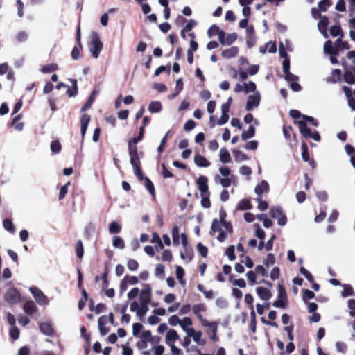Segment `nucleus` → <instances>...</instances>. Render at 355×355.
Masks as SVG:
<instances>
[{
	"label": "nucleus",
	"instance_id": "f257e3e1",
	"mask_svg": "<svg viewBox=\"0 0 355 355\" xmlns=\"http://www.w3.org/2000/svg\"><path fill=\"white\" fill-rule=\"evenodd\" d=\"M307 123H310L313 126L318 127L319 125L318 121L313 117L303 115V119L299 121H295L294 123L298 125L300 132L302 136L304 138H312L316 141H319L321 139L320 135L318 131L312 132L311 130L307 127Z\"/></svg>",
	"mask_w": 355,
	"mask_h": 355
},
{
	"label": "nucleus",
	"instance_id": "f03ea898",
	"mask_svg": "<svg viewBox=\"0 0 355 355\" xmlns=\"http://www.w3.org/2000/svg\"><path fill=\"white\" fill-rule=\"evenodd\" d=\"M89 49L92 56L98 58L103 49V43L98 34L95 33L92 35V41L89 44Z\"/></svg>",
	"mask_w": 355,
	"mask_h": 355
},
{
	"label": "nucleus",
	"instance_id": "7ed1b4c3",
	"mask_svg": "<svg viewBox=\"0 0 355 355\" xmlns=\"http://www.w3.org/2000/svg\"><path fill=\"white\" fill-rule=\"evenodd\" d=\"M270 215L272 218L277 220L278 225L280 226H284L287 223V217L279 206L272 207L270 209Z\"/></svg>",
	"mask_w": 355,
	"mask_h": 355
},
{
	"label": "nucleus",
	"instance_id": "20e7f679",
	"mask_svg": "<svg viewBox=\"0 0 355 355\" xmlns=\"http://www.w3.org/2000/svg\"><path fill=\"white\" fill-rule=\"evenodd\" d=\"M278 298L276 300L273 306L276 308H285L287 302V294L283 284H278Z\"/></svg>",
	"mask_w": 355,
	"mask_h": 355
},
{
	"label": "nucleus",
	"instance_id": "39448f33",
	"mask_svg": "<svg viewBox=\"0 0 355 355\" xmlns=\"http://www.w3.org/2000/svg\"><path fill=\"white\" fill-rule=\"evenodd\" d=\"M5 300L11 305L16 304L21 301V294L17 288H10L5 293Z\"/></svg>",
	"mask_w": 355,
	"mask_h": 355
},
{
	"label": "nucleus",
	"instance_id": "423d86ee",
	"mask_svg": "<svg viewBox=\"0 0 355 355\" xmlns=\"http://www.w3.org/2000/svg\"><path fill=\"white\" fill-rule=\"evenodd\" d=\"M206 311L207 307L205 304L202 303L196 304L192 306L193 313L197 316L202 326H208L209 322L206 319H205L201 314L202 312H205Z\"/></svg>",
	"mask_w": 355,
	"mask_h": 355
},
{
	"label": "nucleus",
	"instance_id": "0eeeda50",
	"mask_svg": "<svg viewBox=\"0 0 355 355\" xmlns=\"http://www.w3.org/2000/svg\"><path fill=\"white\" fill-rule=\"evenodd\" d=\"M257 42L256 33L252 25L247 27L246 29V44L248 48L253 47Z\"/></svg>",
	"mask_w": 355,
	"mask_h": 355
},
{
	"label": "nucleus",
	"instance_id": "6e6552de",
	"mask_svg": "<svg viewBox=\"0 0 355 355\" xmlns=\"http://www.w3.org/2000/svg\"><path fill=\"white\" fill-rule=\"evenodd\" d=\"M30 291L39 304L45 305L47 304V297L41 290L35 287L31 288Z\"/></svg>",
	"mask_w": 355,
	"mask_h": 355
},
{
	"label": "nucleus",
	"instance_id": "1a4fd4ad",
	"mask_svg": "<svg viewBox=\"0 0 355 355\" xmlns=\"http://www.w3.org/2000/svg\"><path fill=\"white\" fill-rule=\"evenodd\" d=\"M260 102L259 93L254 94V95H250L248 97L245 109L248 111L252 110L254 107H257Z\"/></svg>",
	"mask_w": 355,
	"mask_h": 355
},
{
	"label": "nucleus",
	"instance_id": "9d476101",
	"mask_svg": "<svg viewBox=\"0 0 355 355\" xmlns=\"http://www.w3.org/2000/svg\"><path fill=\"white\" fill-rule=\"evenodd\" d=\"M207 182L208 178L204 175H200L197 180L196 183L201 195L210 193Z\"/></svg>",
	"mask_w": 355,
	"mask_h": 355
},
{
	"label": "nucleus",
	"instance_id": "9b49d317",
	"mask_svg": "<svg viewBox=\"0 0 355 355\" xmlns=\"http://www.w3.org/2000/svg\"><path fill=\"white\" fill-rule=\"evenodd\" d=\"M91 121L90 115L87 114H83L80 116V132L82 138L84 139L87 132L88 125Z\"/></svg>",
	"mask_w": 355,
	"mask_h": 355
},
{
	"label": "nucleus",
	"instance_id": "f8f14e48",
	"mask_svg": "<svg viewBox=\"0 0 355 355\" xmlns=\"http://www.w3.org/2000/svg\"><path fill=\"white\" fill-rule=\"evenodd\" d=\"M23 310L27 315L31 316L37 312L38 309L33 300H28L24 304Z\"/></svg>",
	"mask_w": 355,
	"mask_h": 355
},
{
	"label": "nucleus",
	"instance_id": "ddd939ff",
	"mask_svg": "<svg viewBox=\"0 0 355 355\" xmlns=\"http://www.w3.org/2000/svg\"><path fill=\"white\" fill-rule=\"evenodd\" d=\"M151 288L150 286L148 284L144 285V288L141 290L140 293V302L141 303L144 302V300H147L148 301V304L151 300Z\"/></svg>",
	"mask_w": 355,
	"mask_h": 355
},
{
	"label": "nucleus",
	"instance_id": "4468645a",
	"mask_svg": "<svg viewBox=\"0 0 355 355\" xmlns=\"http://www.w3.org/2000/svg\"><path fill=\"white\" fill-rule=\"evenodd\" d=\"M239 53V48L237 46H232L231 48L225 49L222 51L221 55L226 59L235 58Z\"/></svg>",
	"mask_w": 355,
	"mask_h": 355
},
{
	"label": "nucleus",
	"instance_id": "2eb2a0df",
	"mask_svg": "<svg viewBox=\"0 0 355 355\" xmlns=\"http://www.w3.org/2000/svg\"><path fill=\"white\" fill-rule=\"evenodd\" d=\"M98 329L102 336L106 335L110 331V328L106 327L107 317L105 315L101 316L98 320Z\"/></svg>",
	"mask_w": 355,
	"mask_h": 355
},
{
	"label": "nucleus",
	"instance_id": "dca6fc26",
	"mask_svg": "<svg viewBox=\"0 0 355 355\" xmlns=\"http://www.w3.org/2000/svg\"><path fill=\"white\" fill-rule=\"evenodd\" d=\"M329 24V18L327 16H322L320 18V21L318 24L319 31L325 35V37H327V28Z\"/></svg>",
	"mask_w": 355,
	"mask_h": 355
},
{
	"label": "nucleus",
	"instance_id": "f3484780",
	"mask_svg": "<svg viewBox=\"0 0 355 355\" xmlns=\"http://www.w3.org/2000/svg\"><path fill=\"white\" fill-rule=\"evenodd\" d=\"M69 81L71 83L72 87L67 85V94L69 97H74L78 94V84L77 80L73 78H69Z\"/></svg>",
	"mask_w": 355,
	"mask_h": 355
},
{
	"label": "nucleus",
	"instance_id": "a211bd4d",
	"mask_svg": "<svg viewBox=\"0 0 355 355\" xmlns=\"http://www.w3.org/2000/svg\"><path fill=\"white\" fill-rule=\"evenodd\" d=\"M256 291H257V293L259 295V297L261 300H265V301L268 300L272 296V294H271V292L270 291V290H268L266 288H263V287H257L256 288Z\"/></svg>",
	"mask_w": 355,
	"mask_h": 355
},
{
	"label": "nucleus",
	"instance_id": "6ab92c4d",
	"mask_svg": "<svg viewBox=\"0 0 355 355\" xmlns=\"http://www.w3.org/2000/svg\"><path fill=\"white\" fill-rule=\"evenodd\" d=\"M179 338V335L175 330L170 329L166 333V343L168 345H172L174 342L178 340Z\"/></svg>",
	"mask_w": 355,
	"mask_h": 355
},
{
	"label": "nucleus",
	"instance_id": "aec40b11",
	"mask_svg": "<svg viewBox=\"0 0 355 355\" xmlns=\"http://www.w3.org/2000/svg\"><path fill=\"white\" fill-rule=\"evenodd\" d=\"M269 191V184L266 180H262L259 184H257L254 189L255 193L259 196L258 197H261V195L264 192H268Z\"/></svg>",
	"mask_w": 355,
	"mask_h": 355
},
{
	"label": "nucleus",
	"instance_id": "412c9836",
	"mask_svg": "<svg viewBox=\"0 0 355 355\" xmlns=\"http://www.w3.org/2000/svg\"><path fill=\"white\" fill-rule=\"evenodd\" d=\"M324 49L325 53L331 55H337L339 52L337 46H336V47H334L332 46V42L330 40H327L325 42Z\"/></svg>",
	"mask_w": 355,
	"mask_h": 355
},
{
	"label": "nucleus",
	"instance_id": "4be33fe9",
	"mask_svg": "<svg viewBox=\"0 0 355 355\" xmlns=\"http://www.w3.org/2000/svg\"><path fill=\"white\" fill-rule=\"evenodd\" d=\"M194 162L199 167H208L211 164L208 159L200 155H196L195 156Z\"/></svg>",
	"mask_w": 355,
	"mask_h": 355
},
{
	"label": "nucleus",
	"instance_id": "5701e85b",
	"mask_svg": "<svg viewBox=\"0 0 355 355\" xmlns=\"http://www.w3.org/2000/svg\"><path fill=\"white\" fill-rule=\"evenodd\" d=\"M40 331L46 336H53L54 329L52 326L48 322H42L40 324Z\"/></svg>",
	"mask_w": 355,
	"mask_h": 355
},
{
	"label": "nucleus",
	"instance_id": "b1692460",
	"mask_svg": "<svg viewBox=\"0 0 355 355\" xmlns=\"http://www.w3.org/2000/svg\"><path fill=\"white\" fill-rule=\"evenodd\" d=\"M83 274L81 271L78 270V288L81 290L82 293V299L88 300V295L86 290L83 287Z\"/></svg>",
	"mask_w": 355,
	"mask_h": 355
},
{
	"label": "nucleus",
	"instance_id": "393cba45",
	"mask_svg": "<svg viewBox=\"0 0 355 355\" xmlns=\"http://www.w3.org/2000/svg\"><path fill=\"white\" fill-rule=\"evenodd\" d=\"M57 70H58V65L55 63L43 65L40 69V71L43 73H50Z\"/></svg>",
	"mask_w": 355,
	"mask_h": 355
},
{
	"label": "nucleus",
	"instance_id": "a878e982",
	"mask_svg": "<svg viewBox=\"0 0 355 355\" xmlns=\"http://www.w3.org/2000/svg\"><path fill=\"white\" fill-rule=\"evenodd\" d=\"M219 156L220 162L224 164L229 163L231 161L230 155L225 148H220Z\"/></svg>",
	"mask_w": 355,
	"mask_h": 355
},
{
	"label": "nucleus",
	"instance_id": "bb28decb",
	"mask_svg": "<svg viewBox=\"0 0 355 355\" xmlns=\"http://www.w3.org/2000/svg\"><path fill=\"white\" fill-rule=\"evenodd\" d=\"M232 153L234 156L235 161L237 162L248 160L250 159L245 153L239 150H232Z\"/></svg>",
	"mask_w": 355,
	"mask_h": 355
},
{
	"label": "nucleus",
	"instance_id": "cd10ccee",
	"mask_svg": "<svg viewBox=\"0 0 355 355\" xmlns=\"http://www.w3.org/2000/svg\"><path fill=\"white\" fill-rule=\"evenodd\" d=\"M3 228L11 234L15 233V227L11 219L6 218L3 220Z\"/></svg>",
	"mask_w": 355,
	"mask_h": 355
},
{
	"label": "nucleus",
	"instance_id": "c85d7f7f",
	"mask_svg": "<svg viewBox=\"0 0 355 355\" xmlns=\"http://www.w3.org/2000/svg\"><path fill=\"white\" fill-rule=\"evenodd\" d=\"M255 135V128L250 125L247 131H243L241 134V139L243 141H246L248 139L253 137Z\"/></svg>",
	"mask_w": 355,
	"mask_h": 355
},
{
	"label": "nucleus",
	"instance_id": "c756f323",
	"mask_svg": "<svg viewBox=\"0 0 355 355\" xmlns=\"http://www.w3.org/2000/svg\"><path fill=\"white\" fill-rule=\"evenodd\" d=\"M148 301L147 300H144L143 303L140 304L139 309L137 310V315L140 318H143L146 312L148 311Z\"/></svg>",
	"mask_w": 355,
	"mask_h": 355
},
{
	"label": "nucleus",
	"instance_id": "7c9ffc66",
	"mask_svg": "<svg viewBox=\"0 0 355 355\" xmlns=\"http://www.w3.org/2000/svg\"><path fill=\"white\" fill-rule=\"evenodd\" d=\"M162 105L159 101H152L148 106V110L150 113H157L162 110Z\"/></svg>",
	"mask_w": 355,
	"mask_h": 355
},
{
	"label": "nucleus",
	"instance_id": "2f4dec72",
	"mask_svg": "<svg viewBox=\"0 0 355 355\" xmlns=\"http://www.w3.org/2000/svg\"><path fill=\"white\" fill-rule=\"evenodd\" d=\"M76 254L79 259H82L84 255V247L80 239L78 240L75 246Z\"/></svg>",
	"mask_w": 355,
	"mask_h": 355
},
{
	"label": "nucleus",
	"instance_id": "473e14b6",
	"mask_svg": "<svg viewBox=\"0 0 355 355\" xmlns=\"http://www.w3.org/2000/svg\"><path fill=\"white\" fill-rule=\"evenodd\" d=\"M96 94V91L94 90L92 94L88 97L87 101L85 103V104L81 107V112H83L86 110L90 108L94 101V96Z\"/></svg>",
	"mask_w": 355,
	"mask_h": 355
},
{
	"label": "nucleus",
	"instance_id": "72a5a7b5",
	"mask_svg": "<svg viewBox=\"0 0 355 355\" xmlns=\"http://www.w3.org/2000/svg\"><path fill=\"white\" fill-rule=\"evenodd\" d=\"M252 206L250 203V201L248 199H242L239 201L237 209L240 210H249L252 209Z\"/></svg>",
	"mask_w": 355,
	"mask_h": 355
},
{
	"label": "nucleus",
	"instance_id": "f704fd0d",
	"mask_svg": "<svg viewBox=\"0 0 355 355\" xmlns=\"http://www.w3.org/2000/svg\"><path fill=\"white\" fill-rule=\"evenodd\" d=\"M171 234H172L173 244L175 245H178L180 243V235L179 234V227L177 225H175L173 227Z\"/></svg>",
	"mask_w": 355,
	"mask_h": 355
},
{
	"label": "nucleus",
	"instance_id": "c9c22d12",
	"mask_svg": "<svg viewBox=\"0 0 355 355\" xmlns=\"http://www.w3.org/2000/svg\"><path fill=\"white\" fill-rule=\"evenodd\" d=\"M143 155V153L142 152H140L139 154H137L136 155H130V164L132 166V168H135V167H137V166H141V162H140V158L141 157H142Z\"/></svg>",
	"mask_w": 355,
	"mask_h": 355
},
{
	"label": "nucleus",
	"instance_id": "e433bc0d",
	"mask_svg": "<svg viewBox=\"0 0 355 355\" xmlns=\"http://www.w3.org/2000/svg\"><path fill=\"white\" fill-rule=\"evenodd\" d=\"M141 341L144 344V347H146V343L152 340V334L150 330L144 331L140 336Z\"/></svg>",
	"mask_w": 355,
	"mask_h": 355
},
{
	"label": "nucleus",
	"instance_id": "4c0bfd02",
	"mask_svg": "<svg viewBox=\"0 0 355 355\" xmlns=\"http://www.w3.org/2000/svg\"><path fill=\"white\" fill-rule=\"evenodd\" d=\"M22 117V115L21 114H18L13 119H12V125L13 126H15V128L18 130V131H21L23 130L24 128V123L22 122H18Z\"/></svg>",
	"mask_w": 355,
	"mask_h": 355
},
{
	"label": "nucleus",
	"instance_id": "58836bf2",
	"mask_svg": "<svg viewBox=\"0 0 355 355\" xmlns=\"http://www.w3.org/2000/svg\"><path fill=\"white\" fill-rule=\"evenodd\" d=\"M112 245L114 247L119 249L125 248V242L123 239L119 236H114L112 239Z\"/></svg>",
	"mask_w": 355,
	"mask_h": 355
},
{
	"label": "nucleus",
	"instance_id": "ea45409f",
	"mask_svg": "<svg viewBox=\"0 0 355 355\" xmlns=\"http://www.w3.org/2000/svg\"><path fill=\"white\" fill-rule=\"evenodd\" d=\"M143 180H144L146 189L154 197L155 196V189L153 183L148 177H146Z\"/></svg>",
	"mask_w": 355,
	"mask_h": 355
},
{
	"label": "nucleus",
	"instance_id": "a19ab883",
	"mask_svg": "<svg viewBox=\"0 0 355 355\" xmlns=\"http://www.w3.org/2000/svg\"><path fill=\"white\" fill-rule=\"evenodd\" d=\"M121 231V226L116 221H112L109 225L110 234H118Z\"/></svg>",
	"mask_w": 355,
	"mask_h": 355
},
{
	"label": "nucleus",
	"instance_id": "79ce46f5",
	"mask_svg": "<svg viewBox=\"0 0 355 355\" xmlns=\"http://www.w3.org/2000/svg\"><path fill=\"white\" fill-rule=\"evenodd\" d=\"M343 76L347 83L350 85L355 84V74L352 73L351 71H345Z\"/></svg>",
	"mask_w": 355,
	"mask_h": 355
},
{
	"label": "nucleus",
	"instance_id": "37998d69",
	"mask_svg": "<svg viewBox=\"0 0 355 355\" xmlns=\"http://www.w3.org/2000/svg\"><path fill=\"white\" fill-rule=\"evenodd\" d=\"M302 158L304 162H308L310 159L309 148L305 142H302Z\"/></svg>",
	"mask_w": 355,
	"mask_h": 355
},
{
	"label": "nucleus",
	"instance_id": "c03bdc74",
	"mask_svg": "<svg viewBox=\"0 0 355 355\" xmlns=\"http://www.w3.org/2000/svg\"><path fill=\"white\" fill-rule=\"evenodd\" d=\"M70 184L71 182L68 181L64 185L61 187L58 195L59 200H63L65 198L67 193H68V187L70 185Z\"/></svg>",
	"mask_w": 355,
	"mask_h": 355
},
{
	"label": "nucleus",
	"instance_id": "a18cd8bd",
	"mask_svg": "<svg viewBox=\"0 0 355 355\" xmlns=\"http://www.w3.org/2000/svg\"><path fill=\"white\" fill-rule=\"evenodd\" d=\"M315 293L309 289L302 290V300L306 303L308 300L313 299L315 297Z\"/></svg>",
	"mask_w": 355,
	"mask_h": 355
},
{
	"label": "nucleus",
	"instance_id": "49530a36",
	"mask_svg": "<svg viewBox=\"0 0 355 355\" xmlns=\"http://www.w3.org/2000/svg\"><path fill=\"white\" fill-rule=\"evenodd\" d=\"M330 33L333 37H336L338 35L341 37L343 36V32L340 26L334 25L331 26L330 28Z\"/></svg>",
	"mask_w": 355,
	"mask_h": 355
},
{
	"label": "nucleus",
	"instance_id": "de8ad7c7",
	"mask_svg": "<svg viewBox=\"0 0 355 355\" xmlns=\"http://www.w3.org/2000/svg\"><path fill=\"white\" fill-rule=\"evenodd\" d=\"M335 45L338 49V51L344 49H349L350 45L346 41H343L340 38H338L335 42Z\"/></svg>",
	"mask_w": 355,
	"mask_h": 355
},
{
	"label": "nucleus",
	"instance_id": "09e8293b",
	"mask_svg": "<svg viewBox=\"0 0 355 355\" xmlns=\"http://www.w3.org/2000/svg\"><path fill=\"white\" fill-rule=\"evenodd\" d=\"M197 288L198 289V291L203 293L206 298L212 299L214 297V292L212 290L205 291L204 286L202 284H198L197 286Z\"/></svg>",
	"mask_w": 355,
	"mask_h": 355
},
{
	"label": "nucleus",
	"instance_id": "8fccbe9b",
	"mask_svg": "<svg viewBox=\"0 0 355 355\" xmlns=\"http://www.w3.org/2000/svg\"><path fill=\"white\" fill-rule=\"evenodd\" d=\"M202 199H201V205L204 208H209L211 207V202L209 199L210 193H207L204 195H201Z\"/></svg>",
	"mask_w": 355,
	"mask_h": 355
},
{
	"label": "nucleus",
	"instance_id": "3c124183",
	"mask_svg": "<svg viewBox=\"0 0 355 355\" xmlns=\"http://www.w3.org/2000/svg\"><path fill=\"white\" fill-rule=\"evenodd\" d=\"M331 6V0H322L318 3V8L320 11L325 12Z\"/></svg>",
	"mask_w": 355,
	"mask_h": 355
},
{
	"label": "nucleus",
	"instance_id": "603ef678",
	"mask_svg": "<svg viewBox=\"0 0 355 355\" xmlns=\"http://www.w3.org/2000/svg\"><path fill=\"white\" fill-rule=\"evenodd\" d=\"M62 145L58 140L53 141L51 144V150L53 153H58L61 151Z\"/></svg>",
	"mask_w": 355,
	"mask_h": 355
},
{
	"label": "nucleus",
	"instance_id": "864d4df0",
	"mask_svg": "<svg viewBox=\"0 0 355 355\" xmlns=\"http://www.w3.org/2000/svg\"><path fill=\"white\" fill-rule=\"evenodd\" d=\"M300 272L302 275H303L306 279L310 282V283H313L314 282V278L313 277V275H311V273L310 272H309L304 267H301L300 268Z\"/></svg>",
	"mask_w": 355,
	"mask_h": 355
},
{
	"label": "nucleus",
	"instance_id": "5fc2aeb1",
	"mask_svg": "<svg viewBox=\"0 0 355 355\" xmlns=\"http://www.w3.org/2000/svg\"><path fill=\"white\" fill-rule=\"evenodd\" d=\"M185 252L180 253V257L182 259H188L189 261H191L193 257V252L192 249H188L187 247L184 248Z\"/></svg>",
	"mask_w": 355,
	"mask_h": 355
},
{
	"label": "nucleus",
	"instance_id": "6e6d98bb",
	"mask_svg": "<svg viewBox=\"0 0 355 355\" xmlns=\"http://www.w3.org/2000/svg\"><path fill=\"white\" fill-rule=\"evenodd\" d=\"M237 39V34L236 33H229L225 37V45H231Z\"/></svg>",
	"mask_w": 355,
	"mask_h": 355
},
{
	"label": "nucleus",
	"instance_id": "4d7b16f0",
	"mask_svg": "<svg viewBox=\"0 0 355 355\" xmlns=\"http://www.w3.org/2000/svg\"><path fill=\"white\" fill-rule=\"evenodd\" d=\"M234 251H235L234 245H230L225 251V254L228 257V259L230 261H233L236 259V255L234 254Z\"/></svg>",
	"mask_w": 355,
	"mask_h": 355
},
{
	"label": "nucleus",
	"instance_id": "13d9d810",
	"mask_svg": "<svg viewBox=\"0 0 355 355\" xmlns=\"http://www.w3.org/2000/svg\"><path fill=\"white\" fill-rule=\"evenodd\" d=\"M293 329H294L293 324H291L288 326H286L284 327V330L287 333L288 338L290 341H293L294 340V336L293 334Z\"/></svg>",
	"mask_w": 355,
	"mask_h": 355
},
{
	"label": "nucleus",
	"instance_id": "bf43d9fd",
	"mask_svg": "<svg viewBox=\"0 0 355 355\" xmlns=\"http://www.w3.org/2000/svg\"><path fill=\"white\" fill-rule=\"evenodd\" d=\"M197 249L202 257L206 258L207 257L208 248L206 246L203 245L201 243H198L197 244Z\"/></svg>",
	"mask_w": 355,
	"mask_h": 355
},
{
	"label": "nucleus",
	"instance_id": "052dcab7",
	"mask_svg": "<svg viewBox=\"0 0 355 355\" xmlns=\"http://www.w3.org/2000/svg\"><path fill=\"white\" fill-rule=\"evenodd\" d=\"M256 84L250 81L248 83H244V92L248 93L250 92H254L256 90Z\"/></svg>",
	"mask_w": 355,
	"mask_h": 355
},
{
	"label": "nucleus",
	"instance_id": "680f3d73",
	"mask_svg": "<svg viewBox=\"0 0 355 355\" xmlns=\"http://www.w3.org/2000/svg\"><path fill=\"white\" fill-rule=\"evenodd\" d=\"M9 334L11 338H12L14 340H16L19 338V330L16 326L12 327L10 329Z\"/></svg>",
	"mask_w": 355,
	"mask_h": 355
},
{
	"label": "nucleus",
	"instance_id": "e2e57ef3",
	"mask_svg": "<svg viewBox=\"0 0 355 355\" xmlns=\"http://www.w3.org/2000/svg\"><path fill=\"white\" fill-rule=\"evenodd\" d=\"M164 269H165V267L164 265L159 263V264H157L156 266V268H155V275L162 278V279H164Z\"/></svg>",
	"mask_w": 355,
	"mask_h": 355
},
{
	"label": "nucleus",
	"instance_id": "0e129e2a",
	"mask_svg": "<svg viewBox=\"0 0 355 355\" xmlns=\"http://www.w3.org/2000/svg\"><path fill=\"white\" fill-rule=\"evenodd\" d=\"M221 225L222 223H220V221H219L217 218H214L212 220L211 230L214 232H220L221 231Z\"/></svg>",
	"mask_w": 355,
	"mask_h": 355
},
{
	"label": "nucleus",
	"instance_id": "69168bd1",
	"mask_svg": "<svg viewBox=\"0 0 355 355\" xmlns=\"http://www.w3.org/2000/svg\"><path fill=\"white\" fill-rule=\"evenodd\" d=\"M220 31V28L216 26V24L212 25L207 31V34L209 37H211L216 35H218V33Z\"/></svg>",
	"mask_w": 355,
	"mask_h": 355
},
{
	"label": "nucleus",
	"instance_id": "338daca9",
	"mask_svg": "<svg viewBox=\"0 0 355 355\" xmlns=\"http://www.w3.org/2000/svg\"><path fill=\"white\" fill-rule=\"evenodd\" d=\"M354 295L353 288L350 285H344V288L342 292L343 297H348Z\"/></svg>",
	"mask_w": 355,
	"mask_h": 355
},
{
	"label": "nucleus",
	"instance_id": "774afa93",
	"mask_svg": "<svg viewBox=\"0 0 355 355\" xmlns=\"http://www.w3.org/2000/svg\"><path fill=\"white\" fill-rule=\"evenodd\" d=\"M348 307L350 309L349 315L352 317L355 316V300L351 299L348 301Z\"/></svg>",
	"mask_w": 355,
	"mask_h": 355
}]
</instances>
